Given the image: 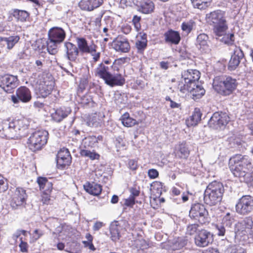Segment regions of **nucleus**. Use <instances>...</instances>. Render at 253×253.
Returning a JSON list of instances; mask_svg holds the SVG:
<instances>
[{
  "label": "nucleus",
  "mask_w": 253,
  "mask_h": 253,
  "mask_svg": "<svg viewBox=\"0 0 253 253\" xmlns=\"http://www.w3.org/2000/svg\"><path fill=\"white\" fill-rule=\"evenodd\" d=\"M64 46L68 59L69 60H76L80 53L77 46L70 42H65Z\"/></svg>",
  "instance_id": "nucleus-24"
},
{
  "label": "nucleus",
  "mask_w": 253,
  "mask_h": 253,
  "mask_svg": "<svg viewBox=\"0 0 253 253\" xmlns=\"http://www.w3.org/2000/svg\"><path fill=\"white\" fill-rule=\"evenodd\" d=\"M208 41V35L205 34H201L197 38L196 45L202 52L208 53L211 50Z\"/></svg>",
  "instance_id": "nucleus-23"
},
{
  "label": "nucleus",
  "mask_w": 253,
  "mask_h": 253,
  "mask_svg": "<svg viewBox=\"0 0 253 253\" xmlns=\"http://www.w3.org/2000/svg\"><path fill=\"white\" fill-rule=\"evenodd\" d=\"M69 62V70H65V72L67 73L69 75H72L71 72L73 73H77L78 72L79 69H80V66L79 64V60L76 59V60H70Z\"/></svg>",
  "instance_id": "nucleus-41"
},
{
  "label": "nucleus",
  "mask_w": 253,
  "mask_h": 253,
  "mask_svg": "<svg viewBox=\"0 0 253 253\" xmlns=\"http://www.w3.org/2000/svg\"><path fill=\"white\" fill-rule=\"evenodd\" d=\"M227 31L221 36H217L218 37H222L220 40L222 42L228 45H231L234 41V35L233 33H227Z\"/></svg>",
  "instance_id": "nucleus-45"
},
{
  "label": "nucleus",
  "mask_w": 253,
  "mask_h": 253,
  "mask_svg": "<svg viewBox=\"0 0 253 253\" xmlns=\"http://www.w3.org/2000/svg\"><path fill=\"white\" fill-rule=\"evenodd\" d=\"M125 83V79L123 76L120 73L110 75L108 79L106 81L105 83L110 86L116 85H123Z\"/></svg>",
  "instance_id": "nucleus-26"
},
{
  "label": "nucleus",
  "mask_w": 253,
  "mask_h": 253,
  "mask_svg": "<svg viewBox=\"0 0 253 253\" xmlns=\"http://www.w3.org/2000/svg\"><path fill=\"white\" fill-rule=\"evenodd\" d=\"M216 227L217 230V235L219 236H224L226 231V229L224 225H222L221 223L220 224L217 225Z\"/></svg>",
  "instance_id": "nucleus-54"
},
{
  "label": "nucleus",
  "mask_w": 253,
  "mask_h": 253,
  "mask_svg": "<svg viewBox=\"0 0 253 253\" xmlns=\"http://www.w3.org/2000/svg\"><path fill=\"white\" fill-rule=\"evenodd\" d=\"M236 211L241 215H247L253 211V198L249 195L242 196L236 205Z\"/></svg>",
  "instance_id": "nucleus-10"
},
{
  "label": "nucleus",
  "mask_w": 253,
  "mask_h": 253,
  "mask_svg": "<svg viewBox=\"0 0 253 253\" xmlns=\"http://www.w3.org/2000/svg\"><path fill=\"white\" fill-rule=\"evenodd\" d=\"M138 11L144 14H149L153 11L154 4L150 0H143L136 4Z\"/></svg>",
  "instance_id": "nucleus-25"
},
{
  "label": "nucleus",
  "mask_w": 253,
  "mask_h": 253,
  "mask_svg": "<svg viewBox=\"0 0 253 253\" xmlns=\"http://www.w3.org/2000/svg\"><path fill=\"white\" fill-rule=\"evenodd\" d=\"M213 88L219 94L227 96L231 94L238 85L237 80L230 76L215 77L213 81Z\"/></svg>",
  "instance_id": "nucleus-4"
},
{
  "label": "nucleus",
  "mask_w": 253,
  "mask_h": 253,
  "mask_svg": "<svg viewBox=\"0 0 253 253\" xmlns=\"http://www.w3.org/2000/svg\"><path fill=\"white\" fill-rule=\"evenodd\" d=\"M124 204L127 207H132L135 204V199L129 196L127 199H125Z\"/></svg>",
  "instance_id": "nucleus-61"
},
{
  "label": "nucleus",
  "mask_w": 253,
  "mask_h": 253,
  "mask_svg": "<svg viewBox=\"0 0 253 253\" xmlns=\"http://www.w3.org/2000/svg\"><path fill=\"white\" fill-rule=\"evenodd\" d=\"M253 227V220L251 216H247L240 222H238L235 226V233L236 234H242L245 235L247 233L248 231L253 233L252 230Z\"/></svg>",
  "instance_id": "nucleus-15"
},
{
  "label": "nucleus",
  "mask_w": 253,
  "mask_h": 253,
  "mask_svg": "<svg viewBox=\"0 0 253 253\" xmlns=\"http://www.w3.org/2000/svg\"><path fill=\"white\" fill-rule=\"evenodd\" d=\"M3 129L7 137L9 138H14L20 134L18 133V130L16 126L15 123L13 122L9 123L8 126H4Z\"/></svg>",
  "instance_id": "nucleus-35"
},
{
  "label": "nucleus",
  "mask_w": 253,
  "mask_h": 253,
  "mask_svg": "<svg viewBox=\"0 0 253 253\" xmlns=\"http://www.w3.org/2000/svg\"><path fill=\"white\" fill-rule=\"evenodd\" d=\"M147 40L146 34H143L141 37V40H138L136 42L135 45L137 49V52L142 53L147 47Z\"/></svg>",
  "instance_id": "nucleus-40"
},
{
  "label": "nucleus",
  "mask_w": 253,
  "mask_h": 253,
  "mask_svg": "<svg viewBox=\"0 0 253 253\" xmlns=\"http://www.w3.org/2000/svg\"><path fill=\"white\" fill-rule=\"evenodd\" d=\"M80 154L82 156L88 158L91 160H98L100 157V155L94 150L91 151L87 148L82 149Z\"/></svg>",
  "instance_id": "nucleus-39"
},
{
  "label": "nucleus",
  "mask_w": 253,
  "mask_h": 253,
  "mask_svg": "<svg viewBox=\"0 0 253 253\" xmlns=\"http://www.w3.org/2000/svg\"><path fill=\"white\" fill-rule=\"evenodd\" d=\"M103 137L101 135L89 136L85 137L83 141V146L84 148H93L97 146V143L102 141Z\"/></svg>",
  "instance_id": "nucleus-30"
},
{
  "label": "nucleus",
  "mask_w": 253,
  "mask_h": 253,
  "mask_svg": "<svg viewBox=\"0 0 253 253\" xmlns=\"http://www.w3.org/2000/svg\"><path fill=\"white\" fill-rule=\"evenodd\" d=\"M148 174L151 179H154L158 176L159 172L156 169H152L148 170Z\"/></svg>",
  "instance_id": "nucleus-58"
},
{
  "label": "nucleus",
  "mask_w": 253,
  "mask_h": 253,
  "mask_svg": "<svg viewBox=\"0 0 253 253\" xmlns=\"http://www.w3.org/2000/svg\"><path fill=\"white\" fill-rule=\"evenodd\" d=\"M128 244L132 248L138 250H144L148 248L149 247L148 244L142 237L138 235L133 236Z\"/></svg>",
  "instance_id": "nucleus-21"
},
{
  "label": "nucleus",
  "mask_w": 253,
  "mask_h": 253,
  "mask_svg": "<svg viewBox=\"0 0 253 253\" xmlns=\"http://www.w3.org/2000/svg\"><path fill=\"white\" fill-rule=\"evenodd\" d=\"M177 154L180 157L183 158H187L190 153L187 145L185 141H183L178 145L176 147Z\"/></svg>",
  "instance_id": "nucleus-37"
},
{
  "label": "nucleus",
  "mask_w": 253,
  "mask_h": 253,
  "mask_svg": "<svg viewBox=\"0 0 253 253\" xmlns=\"http://www.w3.org/2000/svg\"><path fill=\"white\" fill-rule=\"evenodd\" d=\"M164 37L166 42L173 44H178L181 40L179 33L172 30H169L166 32Z\"/></svg>",
  "instance_id": "nucleus-28"
},
{
  "label": "nucleus",
  "mask_w": 253,
  "mask_h": 253,
  "mask_svg": "<svg viewBox=\"0 0 253 253\" xmlns=\"http://www.w3.org/2000/svg\"><path fill=\"white\" fill-rule=\"evenodd\" d=\"M201 116L202 114L200 112V109L196 108L192 115L190 117L189 119L187 120L188 125H196L201 120Z\"/></svg>",
  "instance_id": "nucleus-38"
},
{
  "label": "nucleus",
  "mask_w": 253,
  "mask_h": 253,
  "mask_svg": "<svg viewBox=\"0 0 253 253\" xmlns=\"http://www.w3.org/2000/svg\"><path fill=\"white\" fill-rule=\"evenodd\" d=\"M120 226L118 225V222L114 221L112 222L110 226V233L111 234V239L113 242L118 241L121 235L120 233Z\"/></svg>",
  "instance_id": "nucleus-34"
},
{
  "label": "nucleus",
  "mask_w": 253,
  "mask_h": 253,
  "mask_svg": "<svg viewBox=\"0 0 253 253\" xmlns=\"http://www.w3.org/2000/svg\"><path fill=\"white\" fill-rule=\"evenodd\" d=\"M230 121L227 113L224 112H215L211 118L209 125L210 127L215 129H223Z\"/></svg>",
  "instance_id": "nucleus-11"
},
{
  "label": "nucleus",
  "mask_w": 253,
  "mask_h": 253,
  "mask_svg": "<svg viewBox=\"0 0 253 253\" xmlns=\"http://www.w3.org/2000/svg\"><path fill=\"white\" fill-rule=\"evenodd\" d=\"M229 168L236 177L241 178V181H247L250 176V170L252 168L250 159L247 156L236 155L230 158Z\"/></svg>",
  "instance_id": "nucleus-1"
},
{
  "label": "nucleus",
  "mask_w": 253,
  "mask_h": 253,
  "mask_svg": "<svg viewBox=\"0 0 253 253\" xmlns=\"http://www.w3.org/2000/svg\"><path fill=\"white\" fill-rule=\"evenodd\" d=\"M224 191V187L221 183L212 181L207 186L205 191V203L210 206L217 205L221 201Z\"/></svg>",
  "instance_id": "nucleus-2"
},
{
  "label": "nucleus",
  "mask_w": 253,
  "mask_h": 253,
  "mask_svg": "<svg viewBox=\"0 0 253 253\" xmlns=\"http://www.w3.org/2000/svg\"><path fill=\"white\" fill-rule=\"evenodd\" d=\"M6 189L7 184L5 183V180L0 174V192L4 191Z\"/></svg>",
  "instance_id": "nucleus-57"
},
{
  "label": "nucleus",
  "mask_w": 253,
  "mask_h": 253,
  "mask_svg": "<svg viewBox=\"0 0 253 253\" xmlns=\"http://www.w3.org/2000/svg\"><path fill=\"white\" fill-rule=\"evenodd\" d=\"M200 73L197 70H188L182 72L181 78L178 85L179 91L183 93L185 90L192 85L195 86L198 83Z\"/></svg>",
  "instance_id": "nucleus-7"
},
{
  "label": "nucleus",
  "mask_w": 253,
  "mask_h": 253,
  "mask_svg": "<svg viewBox=\"0 0 253 253\" xmlns=\"http://www.w3.org/2000/svg\"><path fill=\"white\" fill-rule=\"evenodd\" d=\"M100 123V119L96 113L90 115L86 122L88 126L92 127H97L99 125Z\"/></svg>",
  "instance_id": "nucleus-42"
},
{
  "label": "nucleus",
  "mask_w": 253,
  "mask_h": 253,
  "mask_svg": "<svg viewBox=\"0 0 253 253\" xmlns=\"http://www.w3.org/2000/svg\"><path fill=\"white\" fill-rule=\"evenodd\" d=\"M13 16L18 19V20L24 22L29 17V14L25 10L15 9L13 11Z\"/></svg>",
  "instance_id": "nucleus-44"
},
{
  "label": "nucleus",
  "mask_w": 253,
  "mask_h": 253,
  "mask_svg": "<svg viewBox=\"0 0 253 253\" xmlns=\"http://www.w3.org/2000/svg\"><path fill=\"white\" fill-rule=\"evenodd\" d=\"M13 122L15 123L18 131L24 130L27 128V121L26 119L18 120Z\"/></svg>",
  "instance_id": "nucleus-48"
},
{
  "label": "nucleus",
  "mask_w": 253,
  "mask_h": 253,
  "mask_svg": "<svg viewBox=\"0 0 253 253\" xmlns=\"http://www.w3.org/2000/svg\"><path fill=\"white\" fill-rule=\"evenodd\" d=\"M103 0H82L79 2L80 8L84 10L92 11L102 4Z\"/></svg>",
  "instance_id": "nucleus-22"
},
{
  "label": "nucleus",
  "mask_w": 253,
  "mask_h": 253,
  "mask_svg": "<svg viewBox=\"0 0 253 253\" xmlns=\"http://www.w3.org/2000/svg\"><path fill=\"white\" fill-rule=\"evenodd\" d=\"M49 193H43L42 196V202L43 204H48L50 201Z\"/></svg>",
  "instance_id": "nucleus-62"
},
{
  "label": "nucleus",
  "mask_w": 253,
  "mask_h": 253,
  "mask_svg": "<svg viewBox=\"0 0 253 253\" xmlns=\"http://www.w3.org/2000/svg\"><path fill=\"white\" fill-rule=\"evenodd\" d=\"M77 47L82 53H92L96 51V45L92 42H88L84 38H77Z\"/></svg>",
  "instance_id": "nucleus-18"
},
{
  "label": "nucleus",
  "mask_w": 253,
  "mask_h": 253,
  "mask_svg": "<svg viewBox=\"0 0 253 253\" xmlns=\"http://www.w3.org/2000/svg\"><path fill=\"white\" fill-rule=\"evenodd\" d=\"M104 226V224L103 223V222L101 221H96L94 224L92 228L94 231H97L100 230Z\"/></svg>",
  "instance_id": "nucleus-64"
},
{
  "label": "nucleus",
  "mask_w": 253,
  "mask_h": 253,
  "mask_svg": "<svg viewBox=\"0 0 253 253\" xmlns=\"http://www.w3.org/2000/svg\"><path fill=\"white\" fill-rule=\"evenodd\" d=\"M115 102L116 104L120 107H122V105H125V100L124 99L123 96H122L121 94H117L115 95Z\"/></svg>",
  "instance_id": "nucleus-50"
},
{
  "label": "nucleus",
  "mask_w": 253,
  "mask_h": 253,
  "mask_svg": "<svg viewBox=\"0 0 253 253\" xmlns=\"http://www.w3.org/2000/svg\"><path fill=\"white\" fill-rule=\"evenodd\" d=\"M121 4L122 5H124L126 7L132 6L133 5L136 4L134 0H121Z\"/></svg>",
  "instance_id": "nucleus-63"
},
{
  "label": "nucleus",
  "mask_w": 253,
  "mask_h": 253,
  "mask_svg": "<svg viewBox=\"0 0 253 253\" xmlns=\"http://www.w3.org/2000/svg\"><path fill=\"white\" fill-rule=\"evenodd\" d=\"M49 181L45 177H40L37 179V182L39 185L40 189L42 190L43 187L46 185V183H48Z\"/></svg>",
  "instance_id": "nucleus-55"
},
{
  "label": "nucleus",
  "mask_w": 253,
  "mask_h": 253,
  "mask_svg": "<svg viewBox=\"0 0 253 253\" xmlns=\"http://www.w3.org/2000/svg\"><path fill=\"white\" fill-rule=\"evenodd\" d=\"M44 233L43 231L39 229H36L34 230L32 236L31 237V241L34 242L38 240L40 238H41L43 235Z\"/></svg>",
  "instance_id": "nucleus-51"
},
{
  "label": "nucleus",
  "mask_w": 253,
  "mask_h": 253,
  "mask_svg": "<svg viewBox=\"0 0 253 253\" xmlns=\"http://www.w3.org/2000/svg\"><path fill=\"white\" fill-rule=\"evenodd\" d=\"M208 212L205 206L197 203L192 205L189 211V216L191 218L197 220L201 224H205L209 222Z\"/></svg>",
  "instance_id": "nucleus-9"
},
{
  "label": "nucleus",
  "mask_w": 253,
  "mask_h": 253,
  "mask_svg": "<svg viewBox=\"0 0 253 253\" xmlns=\"http://www.w3.org/2000/svg\"><path fill=\"white\" fill-rule=\"evenodd\" d=\"M47 50L49 54H55L58 51V45L62 42L66 37V32L61 28L54 27L48 32Z\"/></svg>",
  "instance_id": "nucleus-5"
},
{
  "label": "nucleus",
  "mask_w": 253,
  "mask_h": 253,
  "mask_svg": "<svg viewBox=\"0 0 253 253\" xmlns=\"http://www.w3.org/2000/svg\"><path fill=\"white\" fill-rule=\"evenodd\" d=\"M194 240L195 245L197 247L204 248L212 243L213 240L212 235L210 232L206 230L201 229L198 230L195 236Z\"/></svg>",
  "instance_id": "nucleus-13"
},
{
  "label": "nucleus",
  "mask_w": 253,
  "mask_h": 253,
  "mask_svg": "<svg viewBox=\"0 0 253 253\" xmlns=\"http://www.w3.org/2000/svg\"><path fill=\"white\" fill-rule=\"evenodd\" d=\"M190 92L191 95L192 96V98L194 100H196L200 98L203 96L205 93V90L200 84L198 83H196V85L194 86L192 85L190 87L188 88L187 89L185 90V93Z\"/></svg>",
  "instance_id": "nucleus-27"
},
{
  "label": "nucleus",
  "mask_w": 253,
  "mask_h": 253,
  "mask_svg": "<svg viewBox=\"0 0 253 253\" xmlns=\"http://www.w3.org/2000/svg\"><path fill=\"white\" fill-rule=\"evenodd\" d=\"M109 67L102 63L100 64L96 68L95 70V75L96 76L102 79L105 83L111 74L109 72Z\"/></svg>",
  "instance_id": "nucleus-32"
},
{
  "label": "nucleus",
  "mask_w": 253,
  "mask_h": 253,
  "mask_svg": "<svg viewBox=\"0 0 253 253\" xmlns=\"http://www.w3.org/2000/svg\"><path fill=\"white\" fill-rule=\"evenodd\" d=\"M16 96H11V100L15 103H19V101L23 102H29L32 98L31 93L30 89L26 86H20L16 92Z\"/></svg>",
  "instance_id": "nucleus-14"
},
{
  "label": "nucleus",
  "mask_w": 253,
  "mask_h": 253,
  "mask_svg": "<svg viewBox=\"0 0 253 253\" xmlns=\"http://www.w3.org/2000/svg\"><path fill=\"white\" fill-rule=\"evenodd\" d=\"M71 110L68 108H60L51 114L52 119L57 123L61 122L70 113Z\"/></svg>",
  "instance_id": "nucleus-29"
},
{
  "label": "nucleus",
  "mask_w": 253,
  "mask_h": 253,
  "mask_svg": "<svg viewBox=\"0 0 253 253\" xmlns=\"http://www.w3.org/2000/svg\"><path fill=\"white\" fill-rule=\"evenodd\" d=\"M186 245V242L184 240H183L181 239H178L177 241H176L172 247L173 250H179L181 248L183 247Z\"/></svg>",
  "instance_id": "nucleus-52"
},
{
  "label": "nucleus",
  "mask_w": 253,
  "mask_h": 253,
  "mask_svg": "<svg viewBox=\"0 0 253 253\" xmlns=\"http://www.w3.org/2000/svg\"><path fill=\"white\" fill-rule=\"evenodd\" d=\"M120 120L122 124L126 127H132L138 124L137 121L130 117L128 113H124L121 117Z\"/></svg>",
  "instance_id": "nucleus-36"
},
{
  "label": "nucleus",
  "mask_w": 253,
  "mask_h": 253,
  "mask_svg": "<svg viewBox=\"0 0 253 253\" xmlns=\"http://www.w3.org/2000/svg\"><path fill=\"white\" fill-rule=\"evenodd\" d=\"M195 26V23L193 20L183 22L181 25V29L187 34L190 33Z\"/></svg>",
  "instance_id": "nucleus-46"
},
{
  "label": "nucleus",
  "mask_w": 253,
  "mask_h": 253,
  "mask_svg": "<svg viewBox=\"0 0 253 253\" xmlns=\"http://www.w3.org/2000/svg\"><path fill=\"white\" fill-rule=\"evenodd\" d=\"M244 56L243 51L239 47H236L234 54L231 56L228 64V69L230 71L234 70L239 65L241 59Z\"/></svg>",
  "instance_id": "nucleus-19"
},
{
  "label": "nucleus",
  "mask_w": 253,
  "mask_h": 253,
  "mask_svg": "<svg viewBox=\"0 0 253 253\" xmlns=\"http://www.w3.org/2000/svg\"><path fill=\"white\" fill-rule=\"evenodd\" d=\"M56 161L58 167L61 169L70 165L72 158L68 149L65 148L61 149L57 155Z\"/></svg>",
  "instance_id": "nucleus-17"
},
{
  "label": "nucleus",
  "mask_w": 253,
  "mask_h": 253,
  "mask_svg": "<svg viewBox=\"0 0 253 253\" xmlns=\"http://www.w3.org/2000/svg\"><path fill=\"white\" fill-rule=\"evenodd\" d=\"M140 17L137 16V15H134L133 17L132 23L136 31H139L141 28V25L140 23Z\"/></svg>",
  "instance_id": "nucleus-53"
},
{
  "label": "nucleus",
  "mask_w": 253,
  "mask_h": 253,
  "mask_svg": "<svg viewBox=\"0 0 253 253\" xmlns=\"http://www.w3.org/2000/svg\"><path fill=\"white\" fill-rule=\"evenodd\" d=\"M129 192L130 193V195L129 196L134 198L135 199V198L138 197L140 193L139 188H137L136 186L133 187H131L129 189Z\"/></svg>",
  "instance_id": "nucleus-56"
},
{
  "label": "nucleus",
  "mask_w": 253,
  "mask_h": 253,
  "mask_svg": "<svg viewBox=\"0 0 253 253\" xmlns=\"http://www.w3.org/2000/svg\"><path fill=\"white\" fill-rule=\"evenodd\" d=\"M27 198L26 190L23 188H17L12 197L11 206L13 208H16L18 206H22L25 203Z\"/></svg>",
  "instance_id": "nucleus-16"
},
{
  "label": "nucleus",
  "mask_w": 253,
  "mask_h": 253,
  "mask_svg": "<svg viewBox=\"0 0 253 253\" xmlns=\"http://www.w3.org/2000/svg\"><path fill=\"white\" fill-rule=\"evenodd\" d=\"M113 48L118 52L126 53L128 52L130 45L127 40L125 38H118L112 42Z\"/></svg>",
  "instance_id": "nucleus-20"
},
{
  "label": "nucleus",
  "mask_w": 253,
  "mask_h": 253,
  "mask_svg": "<svg viewBox=\"0 0 253 253\" xmlns=\"http://www.w3.org/2000/svg\"><path fill=\"white\" fill-rule=\"evenodd\" d=\"M18 81L16 76L6 75L0 78V87L6 92L10 93L18 85Z\"/></svg>",
  "instance_id": "nucleus-12"
},
{
  "label": "nucleus",
  "mask_w": 253,
  "mask_h": 253,
  "mask_svg": "<svg viewBox=\"0 0 253 253\" xmlns=\"http://www.w3.org/2000/svg\"><path fill=\"white\" fill-rule=\"evenodd\" d=\"M48 132L39 130L33 133L28 140V147L32 151L40 150L47 140Z\"/></svg>",
  "instance_id": "nucleus-8"
},
{
  "label": "nucleus",
  "mask_w": 253,
  "mask_h": 253,
  "mask_svg": "<svg viewBox=\"0 0 253 253\" xmlns=\"http://www.w3.org/2000/svg\"><path fill=\"white\" fill-rule=\"evenodd\" d=\"M193 6L199 9H204L210 4L211 0H191Z\"/></svg>",
  "instance_id": "nucleus-43"
},
{
  "label": "nucleus",
  "mask_w": 253,
  "mask_h": 253,
  "mask_svg": "<svg viewBox=\"0 0 253 253\" xmlns=\"http://www.w3.org/2000/svg\"><path fill=\"white\" fill-rule=\"evenodd\" d=\"M206 19L213 25V32L216 36L223 35L228 30V27L224 11L217 10L206 15Z\"/></svg>",
  "instance_id": "nucleus-3"
},
{
  "label": "nucleus",
  "mask_w": 253,
  "mask_h": 253,
  "mask_svg": "<svg viewBox=\"0 0 253 253\" xmlns=\"http://www.w3.org/2000/svg\"><path fill=\"white\" fill-rule=\"evenodd\" d=\"M19 39L20 38L18 36H12L7 38L0 37V45L3 46L6 45L7 48L11 49L18 42Z\"/></svg>",
  "instance_id": "nucleus-31"
},
{
  "label": "nucleus",
  "mask_w": 253,
  "mask_h": 253,
  "mask_svg": "<svg viewBox=\"0 0 253 253\" xmlns=\"http://www.w3.org/2000/svg\"><path fill=\"white\" fill-rule=\"evenodd\" d=\"M234 221V218L230 216V213H227L223 218L221 224L224 225L225 227H230Z\"/></svg>",
  "instance_id": "nucleus-47"
},
{
  "label": "nucleus",
  "mask_w": 253,
  "mask_h": 253,
  "mask_svg": "<svg viewBox=\"0 0 253 253\" xmlns=\"http://www.w3.org/2000/svg\"><path fill=\"white\" fill-rule=\"evenodd\" d=\"M52 189V184L50 182L46 183V185L41 190L44 193H50Z\"/></svg>",
  "instance_id": "nucleus-60"
},
{
  "label": "nucleus",
  "mask_w": 253,
  "mask_h": 253,
  "mask_svg": "<svg viewBox=\"0 0 253 253\" xmlns=\"http://www.w3.org/2000/svg\"><path fill=\"white\" fill-rule=\"evenodd\" d=\"M84 190L89 194L94 195H99L102 191V187L100 184L92 183H87L84 186Z\"/></svg>",
  "instance_id": "nucleus-33"
},
{
  "label": "nucleus",
  "mask_w": 253,
  "mask_h": 253,
  "mask_svg": "<svg viewBox=\"0 0 253 253\" xmlns=\"http://www.w3.org/2000/svg\"><path fill=\"white\" fill-rule=\"evenodd\" d=\"M54 86V82L50 74L42 73L38 75L37 79V91L40 97L47 96L50 94Z\"/></svg>",
  "instance_id": "nucleus-6"
},
{
  "label": "nucleus",
  "mask_w": 253,
  "mask_h": 253,
  "mask_svg": "<svg viewBox=\"0 0 253 253\" xmlns=\"http://www.w3.org/2000/svg\"><path fill=\"white\" fill-rule=\"evenodd\" d=\"M20 240H21V243L19 244V246L21 252H22L23 253L27 252L28 251V244L26 242H24L22 240V238H20Z\"/></svg>",
  "instance_id": "nucleus-59"
},
{
  "label": "nucleus",
  "mask_w": 253,
  "mask_h": 253,
  "mask_svg": "<svg viewBox=\"0 0 253 253\" xmlns=\"http://www.w3.org/2000/svg\"><path fill=\"white\" fill-rule=\"evenodd\" d=\"M198 225L196 224H192L189 225L187 227L186 234L192 235L196 233L198 231Z\"/></svg>",
  "instance_id": "nucleus-49"
}]
</instances>
